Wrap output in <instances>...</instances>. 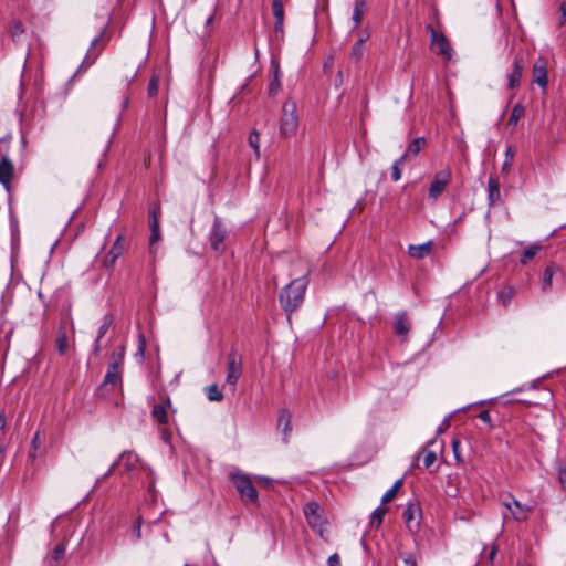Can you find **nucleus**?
Segmentation results:
<instances>
[{"label": "nucleus", "instance_id": "nucleus-19", "mask_svg": "<svg viewBox=\"0 0 566 566\" xmlns=\"http://www.w3.org/2000/svg\"><path fill=\"white\" fill-rule=\"evenodd\" d=\"M419 513H420V509L417 504L408 503V505L406 506V509L403 511V518L407 524V527L410 531H412L415 526L416 527L418 526V523L415 522V520Z\"/></svg>", "mask_w": 566, "mask_h": 566}, {"label": "nucleus", "instance_id": "nucleus-13", "mask_svg": "<svg viewBox=\"0 0 566 566\" xmlns=\"http://www.w3.org/2000/svg\"><path fill=\"white\" fill-rule=\"evenodd\" d=\"M125 245L123 242V235H118L114 241L112 248L109 249L107 255L103 260V265L105 268H113L116 263L117 259L124 253Z\"/></svg>", "mask_w": 566, "mask_h": 566}, {"label": "nucleus", "instance_id": "nucleus-23", "mask_svg": "<svg viewBox=\"0 0 566 566\" xmlns=\"http://www.w3.org/2000/svg\"><path fill=\"white\" fill-rule=\"evenodd\" d=\"M368 38L369 35L361 36L353 45L350 51V57L354 59L356 62L363 59L365 52V42L368 40Z\"/></svg>", "mask_w": 566, "mask_h": 566}, {"label": "nucleus", "instance_id": "nucleus-63", "mask_svg": "<svg viewBox=\"0 0 566 566\" xmlns=\"http://www.w3.org/2000/svg\"><path fill=\"white\" fill-rule=\"evenodd\" d=\"M4 451H6V447L1 446V447H0V454H3V453H4Z\"/></svg>", "mask_w": 566, "mask_h": 566}, {"label": "nucleus", "instance_id": "nucleus-38", "mask_svg": "<svg viewBox=\"0 0 566 566\" xmlns=\"http://www.w3.org/2000/svg\"><path fill=\"white\" fill-rule=\"evenodd\" d=\"M406 156L398 158L391 167V179L398 181L401 178V165L405 163Z\"/></svg>", "mask_w": 566, "mask_h": 566}, {"label": "nucleus", "instance_id": "nucleus-21", "mask_svg": "<svg viewBox=\"0 0 566 566\" xmlns=\"http://www.w3.org/2000/svg\"><path fill=\"white\" fill-rule=\"evenodd\" d=\"M488 199L492 206L501 199L500 182L494 177H490L488 180Z\"/></svg>", "mask_w": 566, "mask_h": 566}, {"label": "nucleus", "instance_id": "nucleus-49", "mask_svg": "<svg viewBox=\"0 0 566 566\" xmlns=\"http://www.w3.org/2000/svg\"><path fill=\"white\" fill-rule=\"evenodd\" d=\"M405 566H417V559L412 554H406L402 557Z\"/></svg>", "mask_w": 566, "mask_h": 566}, {"label": "nucleus", "instance_id": "nucleus-46", "mask_svg": "<svg viewBox=\"0 0 566 566\" xmlns=\"http://www.w3.org/2000/svg\"><path fill=\"white\" fill-rule=\"evenodd\" d=\"M65 553V545L59 544L53 551V558L57 562Z\"/></svg>", "mask_w": 566, "mask_h": 566}, {"label": "nucleus", "instance_id": "nucleus-18", "mask_svg": "<svg viewBox=\"0 0 566 566\" xmlns=\"http://www.w3.org/2000/svg\"><path fill=\"white\" fill-rule=\"evenodd\" d=\"M394 329L397 335L406 336L409 333L410 326L407 319V314L405 312H400L396 314L394 321Z\"/></svg>", "mask_w": 566, "mask_h": 566}, {"label": "nucleus", "instance_id": "nucleus-8", "mask_svg": "<svg viewBox=\"0 0 566 566\" xmlns=\"http://www.w3.org/2000/svg\"><path fill=\"white\" fill-rule=\"evenodd\" d=\"M427 30L431 36V45L433 50L442 55L446 60H451L453 55V50L447 40V38L442 33H438L431 25L427 27Z\"/></svg>", "mask_w": 566, "mask_h": 566}, {"label": "nucleus", "instance_id": "nucleus-59", "mask_svg": "<svg viewBox=\"0 0 566 566\" xmlns=\"http://www.w3.org/2000/svg\"><path fill=\"white\" fill-rule=\"evenodd\" d=\"M135 534H136L137 537L140 536V527L139 526L136 527Z\"/></svg>", "mask_w": 566, "mask_h": 566}, {"label": "nucleus", "instance_id": "nucleus-33", "mask_svg": "<svg viewBox=\"0 0 566 566\" xmlns=\"http://www.w3.org/2000/svg\"><path fill=\"white\" fill-rule=\"evenodd\" d=\"M402 484V480L399 479L397 480L394 485L382 495L381 497V502L382 503H388L390 502L397 494L399 488L401 486Z\"/></svg>", "mask_w": 566, "mask_h": 566}, {"label": "nucleus", "instance_id": "nucleus-56", "mask_svg": "<svg viewBox=\"0 0 566 566\" xmlns=\"http://www.w3.org/2000/svg\"><path fill=\"white\" fill-rule=\"evenodd\" d=\"M496 554V547L494 546L490 553V558L493 559Z\"/></svg>", "mask_w": 566, "mask_h": 566}, {"label": "nucleus", "instance_id": "nucleus-57", "mask_svg": "<svg viewBox=\"0 0 566 566\" xmlns=\"http://www.w3.org/2000/svg\"><path fill=\"white\" fill-rule=\"evenodd\" d=\"M212 21H213V17H212V15H210V17H208V18H207L206 24L208 25V24H210Z\"/></svg>", "mask_w": 566, "mask_h": 566}, {"label": "nucleus", "instance_id": "nucleus-36", "mask_svg": "<svg viewBox=\"0 0 566 566\" xmlns=\"http://www.w3.org/2000/svg\"><path fill=\"white\" fill-rule=\"evenodd\" d=\"M56 347L61 355L66 354L69 349V342L65 332H60L56 338Z\"/></svg>", "mask_w": 566, "mask_h": 566}, {"label": "nucleus", "instance_id": "nucleus-61", "mask_svg": "<svg viewBox=\"0 0 566 566\" xmlns=\"http://www.w3.org/2000/svg\"><path fill=\"white\" fill-rule=\"evenodd\" d=\"M35 457H36V455H35V453H34V452H30V453H29V458H30V459L34 460V459H35Z\"/></svg>", "mask_w": 566, "mask_h": 566}, {"label": "nucleus", "instance_id": "nucleus-17", "mask_svg": "<svg viewBox=\"0 0 566 566\" xmlns=\"http://www.w3.org/2000/svg\"><path fill=\"white\" fill-rule=\"evenodd\" d=\"M432 250V241H427L421 244H410L408 247V254L416 260H421L428 256Z\"/></svg>", "mask_w": 566, "mask_h": 566}, {"label": "nucleus", "instance_id": "nucleus-32", "mask_svg": "<svg viewBox=\"0 0 566 566\" xmlns=\"http://www.w3.org/2000/svg\"><path fill=\"white\" fill-rule=\"evenodd\" d=\"M539 250H541V245H537V244H532V245L527 247L523 251V256L521 259V262L523 264H526L528 261H531L537 254V252Z\"/></svg>", "mask_w": 566, "mask_h": 566}, {"label": "nucleus", "instance_id": "nucleus-41", "mask_svg": "<svg viewBox=\"0 0 566 566\" xmlns=\"http://www.w3.org/2000/svg\"><path fill=\"white\" fill-rule=\"evenodd\" d=\"M437 460L436 452L424 449L423 450V464L428 469L430 468Z\"/></svg>", "mask_w": 566, "mask_h": 566}, {"label": "nucleus", "instance_id": "nucleus-30", "mask_svg": "<svg viewBox=\"0 0 566 566\" xmlns=\"http://www.w3.org/2000/svg\"><path fill=\"white\" fill-rule=\"evenodd\" d=\"M514 155H515V153H514L513 147H511V146L506 147L505 159L501 167V172L503 175H507L510 172Z\"/></svg>", "mask_w": 566, "mask_h": 566}, {"label": "nucleus", "instance_id": "nucleus-5", "mask_svg": "<svg viewBox=\"0 0 566 566\" xmlns=\"http://www.w3.org/2000/svg\"><path fill=\"white\" fill-rule=\"evenodd\" d=\"M502 505L510 512L512 518L516 522H525L532 512V507L521 503L511 493L502 500Z\"/></svg>", "mask_w": 566, "mask_h": 566}, {"label": "nucleus", "instance_id": "nucleus-28", "mask_svg": "<svg viewBox=\"0 0 566 566\" xmlns=\"http://www.w3.org/2000/svg\"><path fill=\"white\" fill-rule=\"evenodd\" d=\"M524 107L522 104L517 103L511 113V116L509 118L507 125L515 127L518 123V120L524 116Z\"/></svg>", "mask_w": 566, "mask_h": 566}, {"label": "nucleus", "instance_id": "nucleus-62", "mask_svg": "<svg viewBox=\"0 0 566 566\" xmlns=\"http://www.w3.org/2000/svg\"><path fill=\"white\" fill-rule=\"evenodd\" d=\"M337 81H339L340 83H342V81H343V75H342V72H340V71L338 72Z\"/></svg>", "mask_w": 566, "mask_h": 566}, {"label": "nucleus", "instance_id": "nucleus-11", "mask_svg": "<svg viewBox=\"0 0 566 566\" xmlns=\"http://www.w3.org/2000/svg\"><path fill=\"white\" fill-rule=\"evenodd\" d=\"M122 384V369L117 363H111L101 386L102 390L112 391Z\"/></svg>", "mask_w": 566, "mask_h": 566}, {"label": "nucleus", "instance_id": "nucleus-54", "mask_svg": "<svg viewBox=\"0 0 566 566\" xmlns=\"http://www.w3.org/2000/svg\"><path fill=\"white\" fill-rule=\"evenodd\" d=\"M7 426V420L3 415H0V431H3Z\"/></svg>", "mask_w": 566, "mask_h": 566}, {"label": "nucleus", "instance_id": "nucleus-31", "mask_svg": "<svg viewBox=\"0 0 566 566\" xmlns=\"http://www.w3.org/2000/svg\"><path fill=\"white\" fill-rule=\"evenodd\" d=\"M150 228H151V233H150L149 241H150V245H154L159 240V237H160L159 223H158L157 216H156L155 211H153V220L150 223Z\"/></svg>", "mask_w": 566, "mask_h": 566}, {"label": "nucleus", "instance_id": "nucleus-3", "mask_svg": "<svg viewBox=\"0 0 566 566\" xmlns=\"http://www.w3.org/2000/svg\"><path fill=\"white\" fill-rule=\"evenodd\" d=\"M230 478L241 499L247 500L252 504H258V491L248 474L238 471L231 473Z\"/></svg>", "mask_w": 566, "mask_h": 566}, {"label": "nucleus", "instance_id": "nucleus-7", "mask_svg": "<svg viewBox=\"0 0 566 566\" xmlns=\"http://www.w3.org/2000/svg\"><path fill=\"white\" fill-rule=\"evenodd\" d=\"M452 172L449 168L438 171L429 187V198L437 200L451 181Z\"/></svg>", "mask_w": 566, "mask_h": 566}, {"label": "nucleus", "instance_id": "nucleus-48", "mask_svg": "<svg viewBox=\"0 0 566 566\" xmlns=\"http://www.w3.org/2000/svg\"><path fill=\"white\" fill-rule=\"evenodd\" d=\"M117 465H118V461L113 462L112 465L109 467V469H107L106 473L96 480L95 486L97 484H99L102 480L108 478L114 472V470Z\"/></svg>", "mask_w": 566, "mask_h": 566}, {"label": "nucleus", "instance_id": "nucleus-2", "mask_svg": "<svg viewBox=\"0 0 566 566\" xmlns=\"http://www.w3.org/2000/svg\"><path fill=\"white\" fill-rule=\"evenodd\" d=\"M300 126V117L297 115V103L294 98H287L282 105L280 117V136L282 138H291L296 135Z\"/></svg>", "mask_w": 566, "mask_h": 566}, {"label": "nucleus", "instance_id": "nucleus-47", "mask_svg": "<svg viewBox=\"0 0 566 566\" xmlns=\"http://www.w3.org/2000/svg\"><path fill=\"white\" fill-rule=\"evenodd\" d=\"M452 449H453V453H454V458H455L457 462H461L462 459L460 457V441L458 439L452 440Z\"/></svg>", "mask_w": 566, "mask_h": 566}, {"label": "nucleus", "instance_id": "nucleus-1", "mask_svg": "<svg viewBox=\"0 0 566 566\" xmlns=\"http://www.w3.org/2000/svg\"><path fill=\"white\" fill-rule=\"evenodd\" d=\"M307 285L308 279L307 275H304L294 279L281 290L279 294L280 305L289 319L303 304Z\"/></svg>", "mask_w": 566, "mask_h": 566}, {"label": "nucleus", "instance_id": "nucleus-60", "mask_svg": "<svg viewBox=\"0 0 566 566\" xmlns=\"http://www.w3.org/2000/svg\"><path fill=\"white\" fill-rule=\"evenodd\" d=\"M449 421H450V416H449V417H447V418L444 419V421H443V426H448V424H449Z\"/></svg>", "mask_w": 566, "mask_h": 566}, {"label": "nucleus", "instance_id": "nucleus-64", "mask_svg": "<svg viewBox=\"0 0 566 566\" xmlns=\"http://www.w3.org/2000/svg\"><path fill=\"white\" fill-rule=\"evenodd\" d=\"M153 488H154V481H151V482L149 483L148 490H149V491H151V490H153Z\"/></svg>", "mask_w": 566, "mask_h": 566}, {"label": "nucleus", "instance_id": "nucleus-25", "mask_svg": "<svg viewBox=\"0 0 566 566\" xmlns=\"http://www.w3.org/2000/svg\"><path fill=\"white\" fill-rule=\"evenodd\" d=\"M102 40V34H99L98 36H95L94 40L92 41L91 43V50L87 52L85 59H84V62L83 63H87V65H92L97 56L99 55L102 49H98L95 51V46L97 45V43Z\"/></svg>", "mask_w": 566, "mask_h": 566}, {"label": "nucleus", "instance_id": "nucleus-20", "mask_svg": "<svg viewBox=\"0 0 566 566\" xmlns=\"http://www.w3.org/2000/svg\"><path fill=\"white\" fill-rule=\"evenodd\" d=\"M273 15L275 18L274 30L276 33L283 32L284 22V8L281 0H273L272 2Z\"/></svg>", "mask_w": 566, "mask_h": 566}, {"label": "nucleus", "instance_id": "nucleus-45", "mask_svg": "<svg viewBox=\"0 0 566 566\" xmlns=\"http://www.w3.org/2000/svg\"><path fill=\"white\" fill-rule=\"evenodd\" d=\"M158 85H159V83H158V78L153 77V78L150 80L149 84H148V94H149L150 96H154V95H156V94H157V92H158Z\"/></svg>", "mask_w": 566, "mask_h": 566}, {"label": "nucleus", "instance_id": "nucleus-37", "mask_svg": "<svg viewBox=\"0 0 566 566\" xmlns=\"http://www.w3.org/2000/svg\"><path fill=\"white\" fill-rule=\"evenodd\" d=\"M206 390H207L208 399L210 401H221L222 400L223 395L216 384L208 386Z\"/></svg>", "mask_w": 566, "mask_h": 566}, {"label": "nucleus", "instance_id": "nucleus-24", "mask_svg": "<svg viewBox=\"0 0 566 566\" xmlns=\"http://www.w3.org/2000/svg\"><path fill=\"white\" fill-rule=\"evenodd\" d=\"M112 322L113 321H112L111 316H105L104 317L103 324L98 328L97 337H96L95 344H94V352H95V354H97L99 352V340L104 337V335L109 329V327L112 325Z\"/></svg>", "mask_w": 566, "mask_h": 566}, {"label": "nucleus", "instance_id": "nucleus-26", "mask_svg": "<svg viewBox=\"0 0 566 566\" xmlns=\"http://www.w3.org/2000/svg\"><path fill=\"white\" fill-rule=\"evenodd\" d=\"M426 146V138L424 137H418L412 140V143L408 146L407 150L402 156H406V158L410 155L416 156L419 154L421 149H423Z\"/></svg>", "mask_w": 566, "mask_h": 566}, {"label": "nucleus", "instance_id": "nucleus-42", "mask_svg": "<svg viewBox=\"0 0 566 566\" xmlns=\"http://www.w3.org/2000/svg\"><path fill=\"white\" fill-rule=\"evenodd\" d=\"M124 356H125V348L123 346H120L112 354V363H117V367H122V364L124 361Z\"/></svg>", "mask_w": 566, "mask_h": 566}, {"label": "nucleus", "instance_id": "nucleus-9", "mask_svg": "<svg viewBox=\"0 0 566 566\" xmlns=\"http://www.w3.org/2000/svg\"><path fill=\"white\" fill-rule=\"evenodd\" d=\"M171 408V401L168 397H161L158 403H155L151 408V419L160 426L169 422V409Z\"/></svg>", "mask_w": 566, "mask_h": 566}, {"label": "nucleus", "instance_id": "nucleus-35", "mask_svg": "<svg viewBox=\"0 0 566 566\" xmlns=\"http://www.w3.org/2000/svg\"><path fill=\"white\" fill-rule=\"evenodd\" d=\"M559 485L566 492V462H559L556 467Z\"/></svg>", "mask_w": 566, "mask_h": 566}, {"label": "nucleus", "instance_id": "nucleus-58", "mask_svg": "<svg viewBox=\"0 0 566 566\" xmlns=\"http://www.w3.org/2000/svg\"><path fill=\"white\" fill-rule=\"evenodd\" d=\"M136 75H137V70H135V71H134L132 78H126V81H127V82L133 81V80L135 78V76H136Z\"/></svg>", "mask_w": 566, "mask_h": 566}, {"label": "nucleus", "instance_id": "nucleus-43", "mask_svg": "<svg viewBox=\"0 0 566 566\" xmlns=\"http://www.w3.org/2000/svg\"><path fill=\"white\" fill-rule=\"evenodd\" d=\"M145 349H146L145 337H144V335H139V337H138V348H137L136 355L139 356L140 359L144 358Z\"/></svg>", "mask_w": 566, "mask_h": 566}, {"label": "nucleus", "instance_id": "nucleus-15", "mask_svg": "<svg viewBox=\"0 0 566 566\" xmlns=\"http://www.w3.org/2000/svg\"><path fill=\"white\" fill-rule=\"evenodd\" d=\"M533 81L542 88L547 87V84H548L547 66L543 60H538L533 65Z\"/></svg>", "mask_w": 566, "mask_h": 566}, {"label": "nucleus", "instance_id": "nucleus-16", "mask_svg": "<svg viewBox=\"0 0 566 566\" xmlns=\"http://www.w3.org/2000/svg\"><path fill=\"white\" fill-rule=\"evenodd\" d=\"M12 177L13 165L9 157L3 156L0 160V184H2L6 189H9Z\"/></svg>", "mask_w": 566, "mask_h": 566}, {"label": "nucleus", "instance_id": "nucleus-34", "mask_svg": "<svg viewBox=\"0 0 566 566\" xmlns=\"http://www.w3.org/2000/svg\"><path fill=\"white\" fill-rule=\"evenodd\" d=\"M249 145L254 150L255 158H260V135L253 130L249 136Z\"/></svg>", "mask_w": 566, "mask_h": 566}, {"label": "nucleus", "instance_id": "nucleus-52", "mask_svg": "<svg viewBox=\"0 0 566 566\" xmlns=\"http://www.w3.org/2000/svg\"><path fill=\"white\" fill-rule=\"evenodd\" d=\"M328 566H340V559L337 554H333L327 559Z\"/></svg>", "mask_w": 566, "mask_h": 566}, {"label": "nucleus", "instance_id": "nucleus-27", "mask_svg": "<svg viewBox=\"0 0 566 566\" xmlns=\"http://www.w3.org/2000/svg\"><path fill=\"white\" fill-rule=\"evenodd\" d=\"M279 427H282V431H283L284 434H287L292 430L291 415L285 409L280 411V415H279Z\"/></svg>", "mask_w": 566, "mask_h": 566}, {"label": "nucleus", "instance_id": "nucleus-29", "mask_svg": "<svg viewBox=\"0 0 566 566\" xmlns=\"http://www.w3.org/2000/svg\"><path fill=\"white\" fill-rule=\"evenodd\" d=\"M555 271H556V268L554 265H548L545 269L544 275H543V281H542L543 291L549 290L552 287L553 275H554Z\"/></svg>", "mask_w": 566, "mask_h": 566}, {"label": "nucleus", "instance_id": "nucleus-4", "mask_svg": "<svg viewBox=\"0 0 566 566\" xmlns=\"http://www.w3.org/2000/svg\"><path fill=\"white\" fill-rule=\"evenodd\" d=\"M308 526L314 530L321 537H324V526L327 521L324 516V511L315 501L308 502L303 509Z\"/></svg>", "mask_w": 566, "mask_h": 566}, {"label": "nucleus", "instance_id": "nucleus-6", "mask_svg": "<svg viewBox=\"0 0 566 566\" xmlns=\"http://www.w3.org/2000/svg\"><path fill=\"white\" fill-rule=\"evenodd\" d=\"M227 235L226 227L219 217H214L213 224L209 234V243L211 249L218 254L224 251V239Z\"/></svg>", "mask_w": 566, "mask_h": 566}, {"label": "nucleus", "instance_id": "nucleus-55", "mask_svg": "<svg viewBox=\"0 0 566 566\" xmlns=\"http://www.w3.org/2000/svg\"><path fill=\"white\" fill-rule=\"evenodd\" d=\"M560 12H562V15H563L564 20H566V1H564L560 4Z\"/></svg>", "mask_w": 566, "mask_h": 566}, {"label": "nucleus", "instance_id": "nucleus-53", "mask_svg": "<svg viewBox=\"0 0 566 566\" xmlns=\"http://www.w3.org/2000/svg\"><path fill=\"white\" fill-rule=\"evenodd\" d=\"M31 446L34 450H36L40 447V433L36 432L31 441Z\"/></svg>", "mask_w": 566, "mask_h": 566}, {"label": "nucleus", "instance_id": "nucleus-44", "mask_svg": "<svg viewBox=\"0 0 566 566\" xmlns=\"http://www.w3.org/2000/svg\"><path fill=\"white\" fill-rule=\"evenodd\" d=\"M277 70L275 71V77L274 80L271 82L270 84V95H275L280 88V81H279V76H277Z\"/></svg>", "mask_w": 566, "mask_h": 566}, {"label": "nucleus", "instance_id": "nucleus-22", "mask_svg": "<svg viewBox=\"0 0 566 566\" xmlns=\"http://www.w3.org/2000/svg\"><path fill=\"white\" fill-rule=\"evenodd\" d=\"M366 8V0H355L352 20L354 23L353 29H356L363 21Z\"/></svg>", "mask_w": 566, "mask_h": 566}, {"label": "nucleus", "instance_id": "nucleus-10", "mask_svg": "<svg viewBox=\"0 0 566 566\" xmlns=\"http://www.w3.org/2000/svg\"><path fill=\"white\" fill-rule=\"evenodd\" d=\"M242 375L241 359L234 353L229 354L226 382L235 389L237 382Z\"/></svg>", "mask_w": 566, "mask_h": 566}, {"label": "nucleus", "instance_id": "nucleus-40", "mask_svg": "<svg viewBox=\"0 0 566 566\" xmlns=\"http://www.w3.org/2000/svg\"><path fill=\"white\" fill-rule=\"evenodd\" d=\"M23 33H24V29H23L22 24L18 21L12 22V24L10 27V34H11L13 41H17L18 38Z\"/></svg>", "mask_w": 566, "mask_h": 566}, {"label": "nucleus", "instance_id": "nucleus-14", "mask_svg": "<svg viewBox=\"0 0 566 566\" xmlns=\"http://www.w3.org/2000/svg\"><path fill=\"white\" fill-rule=\"evenodd\" d=\"M524 72V62L522 57H514L513 69L507 74V88L514 90L520 86L521 78Z\"/></svg>", "mask_w": 566, "mask_h": 566}, {"label": "nucleus", "instance_id": "nucleus-51", "mask_svg": "<svg viewBox=\"0 0 566 566\" xmlns=\"http://www.w3.org/2000/svg\"><path fill=\"white\" fill-rule=\"evenodd\" d=\"M159 433H160V438L164 442L168 443L171 439V433L170 431L167 429V428H161L159 430Z\"/></svg>", "mask_w": 566, "mask_h": 566}, {"label": "nucleus", "instance_id": "nucleus-12", "mask_svg": "<svg viewBox=\"0 0 566 566\" xmlns=\"http://www.w3.org/2000/svg\"><path fill=\"white\" fill-rule=\"evenodd\" d=\"M118 463L122 462L127 471L135 470L136 468L140 467L144 471H146L149 475H153L151 468L143 463L139 459V457L130 451H125L120 454L119 459L117 460Z\"/></svg>", "mask_w": 566, "mask_h": 566}, {"label": "nucleus", "instance_id": "nucleus-39", "mask_svg": "<svg viewBox=\"0 0 566 566\" xmlns=\"http://www.w3.org/2000/svg\"><path fill=\"white\" fill-rule=\"evenodd\" d=\"M387 513V509L378 506L371 514V525L379 526L382 523L384 516Z\"/></svg>", "mask_w": 566, "mask_h": 566}, {"label": "nucleus", "instance_id": "nucleus-50", "mask_svg": "<svg viewBox=\"0 0 566 566\" xmlns=\"http://www.w3.org/2000/svg\"><path fill=\"white\" fill-rule=\"evenodd\" d=\"M479 418H480L483 422L488 423L490 427L492 426V424H491V422H492V420H491V415H490V411H489V410H483V411H481V412L479 413Z\"/></svg>", "mask_w": 566, "mask_h": 566}]
</instances>
